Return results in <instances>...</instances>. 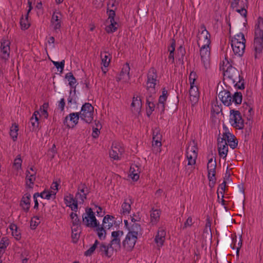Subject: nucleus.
I'll return each instance as SVG.
<instances>
[{
    "label": "nucleus",
    "mask_w": 263,
    "mask_h": 263,
    "mask_svg": "<svg viewBox=\"0 0 263 263\" xmlns=\"http://www.w3.org/2000/svg\"><path fill=\"white\" fill-rule=\"evenodd\" d=\"M80 232H72L71 233V238L72 239L73 242H76L80 236Z\"/></svg>",
    "instance_id": "58"
},
{
    "label": "nucleus",
    "mask_w": 263,
    "mask_h": 263,
    "mask_svg": "<svg viewBox=\"0 0 263 263\" xmlns=\"http://www.w3.org/2000/svg\"><path fill=\"white\" fill-rule=\"evenodd\" d=\"M200 54L202 62L205 64L210 60V50L209 46L201 45L200 49Z\"/></svg>",
    "instance_id": "24"
},
{
    "label": "nucleus",
    "mask_w": 263,
    "mask_h": 263,
    "mask_svg": "<svg viewBox=\"0 0 263 263\" xmlns=\"http://www.w3.org/2000/svg\"><path fill=\"white\" fill-rule=\"evenodd\" d=\"M90 191L87 186L84 183H81L78 186L77 191L76 193V199L79 201V204H82L86 200L87 195Z\"/></svg>",
    "instance_id": "8"
},
{
    "label": "nucleus",
    "mask_w": 263,
    "mask_h": 263,
    "mask_svg": "<svg viewBox=\"0 0 263 263\" xmlns=\"http://www.w3.org/2000/svg\"><path fill=\"white\" fill-rule=\"evenodd\" d=\"M157 78V70L154 67L151 68L147 73V80L146 82V88L147 90L149 88H152L154 89L155 91V86L158 81Z\"/></svg>",
    "instance_id": "13"
},
{
    "label": "nucleus",
    "mask_w": 263,
    "mask_h": 263,
    "mask_svg": "<svg viewBox=\"0 0 263 263\" xmlns=\"http://www.w3.org/2000/svg\"><path fill=\"white\" fill-rule=\"evenodd\" d=\"M101 129H99L98 128H95V127H92V136L93 138H97L100 133V130Z\"/></svg>",
    "instance_id": "57"
},
{
    "label": "nucleus",
    "mask_w": 263,
    "mask_h": 263,
    "mask_svg": "<svg viewBox=\"0 0 263 263\" xmlns=\"http://www.w3.org/2000/svg\"><path fill=\"white\" fill-rule=\"evenodd\" d=\"M9 228L11 230V234L14 238L17 240H20L21 238V233L17 226L15 223H11L10 224Z\"/></svg>",
    "instance_id": "33"
},
{
    "label": "nucleus",
    "mask_w": 263,
    "mask_h": 263,
    "mask_svg": "<svg viewBox=\"0 0 263 263\" xmlns=\"http://www.w3.org/2000/svg\"><path fill=\"white\" fill-rule=\"evenodd\" d=\"M194 223V221L191 217H189L186 221H185L184 225L182 227L183 229H186L188 227H190Z\"/></svg>",
    "instance_id": "55"
},
{
    "label": "nucleus",
    "mask_w": 263,
    "mask_h": 263,
    "mask_svg": "<svg viewBox=\"0 0 263 263\" xmlns=\"http://www.w3.org/2000/svg\"><path fill=\"white\" fill-rule=\"evenodd\" d=\"M139 165H130L128 177L133 181H137L139 178Z\"/></svg>",
    "instance_id": "27"
},
{
    "label": "nucleus",
    "mask_w": 263,
    "mask_h": 263,
    "mask_svg": "<svg viewBox=\"0 0 263 263\" xmlns=\"http://www.w3.org/2000/svg\"><path fill=\"white\" fill-rule=\"evenodd\" d=\"M94 210L97 213V215L99 217L102 216L103 215V213L102 212V209L100 206H96L95 209Z\"/></svg>",
    "instance_id": "63"
},
{
    "label": "nucleus",
    "mask_w": 263,
    "mask_h": 263,
    "mask_svg": "<svg viewBox=\"0 0 263 263\" xmlns=\"http://www.w3.org/2000/svg\"><path fill=\"white\" fill-rule=\"evenodd\" d=\"M120 238H112L111 241V244L112 246L117 247L120 245Z\"/></svg>",
    "instance_id": "64"
},
{
    "label": "nucleus",
    "mask_w": 263,
    "mask_h": 263,
    "mask_svg": "<svg viewBox=\"0 0 263 263\" xmlns=\"http://www.w3.org/2000/svg\"><path fill=\"white\" fill-rule=\"evenodd\" d=\"M9 244V240L7 237H3L0 241V255L3 254Z\"/></svg>",
    "instance_id": "37"
},
{
    "label": "nucleus",
    "mask_w": 263,
    "mask_h": 263,
    "mask_svg": "<svg viewBox=\"0 0 263 263\" xmlns=\"http://www.w3.org/2000/svg\"><path fill=\"white\" fill-rule=\"evenodd\" d=\"M130 67L129 64L126 63L123 67L120 72V77L117 81H120L123 79L128 80L129 79Z\"/></svg>",
    "instance_id": "32"
},
{
    "label": "nucleus",
    "mask_w": 263,
    "mask_h": 263,
    "mask_svg": "<svg viewBox=\"0 0 263 263\" xmlns=\"http://www.w3.org/2000/svg\"><path fill=\"white\" fill-rule=\"evenodd\" d=\"M226 184L228 183L223 181V182L221 183L218 187V191H219L221 194H222L223 192L225 191Z\"/></svg>",
    "instance_id": "62"
},
{
    "label": "nucleus",
    "mask_w": 263,
    "mask_h": 263,
    "mask_svg": "<svg viewBox=\"0 0 263 263\" xmlns=\"http://www.w3.org/2000/svg\"><path fill=\"white\" fill-rule=\"evenodd\" d=\"M59 16H61L59 12H54L52 14L51 23L54 26V30L60 29L61 27V21L59 19Z\"/></svg>",
    "instance_id": "30"
},
{
    "label": "nucleus",
    "mask_w": 263,
    "mask_h": 263,
    "mask_svg": "<svg viewBox=\"0 0 263 263\" xmlns=\"http://www.w3.org/2000/svg\"><path fill=\"white\" fill-rule=\"evenodd\" d=\"M65 79L69 82V86L72 88H75V84L77 80L72 72H68L65 75Z\"/></svg>",
    "instance_id": "41"
},
{
    "label": "nucleus",
    "mask_w": 263,
    "mask_h": 263,
    "mask_svg": "<svg viewBox=\"0 0 263 263\" xmlns=\"http://www.w3.org/2000/svg\"><path fill=\"white\" fill-rule=\"evenodd\" d=\"M239 40V39H233L231 40V44L234 54L241 57L245 52L246 42Z\"/></svg>",
    "instance_id": "11"
},
{
    "label": "nucleus",
    "mask_w": 263,
    "mask_h": 263,
    "mask_svg": "<svg viewBox=\"0 0 263 263\" xmlns=\"http://www.w3.org/2000/svg\"><path fill=\"white\" fill-rule=\"evenodd\" d=\"M200 28L202 30L200 35L198 37V45L200 47V45H205L206 46H209L211 44V35L206 29V27L204 24H202L200 26Z\"/></svg>",
    "instance_id": "12"
},
{
    "label": "nucleus",
    "mask_w": 263,
    "mask_h": 263,
    "mask_svg": "<svg viewBox=\"0 0 263 263\" xmlns=\"http://www.w3.org/2000/svg\"><path fill=\"white\" fill-rule=\"evenodd\" d=\"M207 159L208 160V164H209L212 162L215 163V164H216V158L214 156H213V154L209 155L207 157Z\"/></svg>",
    "instance_id": "59"
},
{
    "label": "nucleus",
    "mask_w": 263,
    "mask_h": 263,
    "mask_svg": "<svg viewBox=\"0 0 263 263\" xmlns=\"http://www.w3.org/2000/svg\"><path fill=\"white\" fill-rule=\"evenodd\" d=\"M151 221L150 223L152 226H155L157 224L160 219V211L158 210H153L151 212Z\"/></svg>",
    "instance_id": "34"
},
{
    "label": "nucleus",
    "mask_w": 263,
    "mask_h": 263,
    "mask_svg": "<svg viewBox=\"0 0 263 263\" xmlns=\"http://www.w3.org/2000/svg\"><path fill=\"white\" fill-rule=\"evenodd\" d=\"M30 122L32 125V130H36L39 127V118L34 119V118L31 117Z\"/></svg>",
    "instance_id": "48"
},
{
    "label": "nucleus",
    "mask_w": 263,
    "mask_h": 263,
    "mask_svg": "<svg viewBox=\"0 0 263 263\" xmlns=\"http://www.w3.org/2000/svg\"><path fill=\"white\" fill-rule=\"evenodd\" d=\"M142 106L141 100L138 97H134L131 104L133 112H139Z\"/></svg>",
    "instance_id": "31"
},
{
    "label": "nucleus",
    "mask_w": 263,
    "mask_h": 263,
    "mask_svg": "<svg viewBox=\"0 0 263 263\" xmlns=\"http://www.w3.org/2000/svg\"><path fill=\"white\" fill-rule=\"evenodd\" d=\"M64 202L67 206H68L71 210L76 212L78 209L79 201L76 199V196L74 197L73 195L69 194L64 196Z\"/></svg>",
    "instance_id": "18"
},
{
    "label": "nucleus",
    "mask_w": 263,
    "mask_h": 263,
    "mask_svg": "<svg viewBox=\"0 0 263 263\" xmlns=\"http://www.w3.org/2000/svg\"><path fill=\"white\" fill-rule=\"evenodd\" d=\"M10 44V42L7 40H4L1 42V48L2 53L1 57L3 59L7 60L9 58Z\"/></svg>",
    "instance_id": "26"
},
{
    "label": "nucleus",
    "mask_w": 263,
    "mask_h": 263,
    "mask_svg": "<svg viewBox=\"0 0 263 263\" xmlns=\"http://www.w3.org/2000/svg\"><path fill=\"white\" fill-rule=\"evenodd\" d=\"M224 72V76L227 77L228 80L234 86L239 89L245 88L244 80L243 77L240 76L239 71L236 68L233 67L231 65L227 66V69L222 68Z\"/></svg>",
    "instance_id": "1"
},
{
    "label": "nucleus",
    "mask_w": 263,
    "mask_h": 263,
    "mask_svg": "<svg viewBox=\"0 0 263 263\" xmlns=\"http://www.w3.org/2000/svg\"><path fill=\"white\" fill-rule=\"evenodd\" d=\"M178 103L179 99L178 98V97L173 99L171 102H170L169 104L170 109L172 111L176 110L177 109Z\"/></svg>",
    "instance_id": "47"
},
{
    "label": "nucleus",
    "mask_w": 263,
    "mask_h": 263,
    "mask_svg": "<svg viewBox=\"0 0 263 263\" xmlns=\"http://www.w3.org/2000/svg\"><path fill=\"white\" fill-rule=\"evenodd\" d=\"M222 139L220 140V138L217 139V145L219 152V155L220 157L225 158L228 152V146L226 141H222Z\"/></svg>",
    "instance_id": "21"
},
{
    "label": "nucleus",
    "mask_w": 263,
    "mask_h": 263,
    "mask_svg": "<svg viewBox=\"0 0 263 263\" xmlns=\"http://www.w3.org/2000/svg\"><path fill=\"white\" fill-rule=\"evenodd\" d=\"M80 118L79 112L70 113L65 118L63 123L68 127L73 128L78 123Z\"/></svg>",
    "instance_id": "15"
},
{
    "label": "nucleus",
    "mask_w": 263,
    "mask_h": 263,
    "mask_svg": "<svg viewBox=\"0 0 263 263\" xmlns=\"http://www.w3.org/2000/svg\"><path fill=\"white\" fill-rule=\"evenodd\" d=\"M254 48V57L256 59L257 54L261 53L263 49V18L260 17L258 18V23L256 25Z\"/></svg>",
    "instance_id": "2"
},
{
    "label": "nucleus",
    "mask_w": 263,
    "mask_h": 263,
    "mask_svg": "<svg viewBox=\"0 0 263 263\" xmlns=\"http://www.w3.org/2000/svg\"><path fill=\"white\" fill-rule=\"evenodd\" d=\"M39 218L38 217L36 216L32 218L30 222V226L31 229H35L36 227L39 224Z\"/></svg>",
    "instance_id": "54"
},
{
    "label": "nucleus",
    "mask_w": 263,
    "mask_h": 263,
    "mask_svg": "<svg viewBox=\"0 0 263 263\" xmlns=\"http://www.w3.org/2000/svg\"><path fill=\"white\" fill-rule=\"evenodd\" d=\"M109 55H110V54L107 52H104L101 53L102 64L105 67H108L109 64L110 59L109 58Z\"/></svg>",
    "instance_id": "39"
},
{
    "label": "nucleus",
    "mask_w": 263,
    "mask_h": 263,
    "mask_svg": "<svg viewBox=\"0 0 263 263\" xmlns=\"http://www.w3.org/2000/svg\"><path fill=\"white\" fill-rule=\"evenodd\" d=\"M52 63L54 66L56 67L57 69L60 68L61 69V71L63 70L64 65H65V60H63L61 62H55L52 61Z\"/></svg>",
    "instance_id": "53"
},
{
    "label": "nucleus",
    "mask_w": 263,
    "mask_h": 263,
    "mask_svg": "<svg viewBox=\"0 0 263 263\" xmlns=\"http://www.w3.org/2000/svg\"><path fill=\"white\" fill-rule=\"evenodd\" d=\"M36 197H40L41 198L49 200L51 199L55 198V196L52 194V192L50 190H45L41 193H35L33 195V198H35Z\"/></svg>",
    "instance_id": "29"
},
{
    "label": "nucleus",
    "mask_w": 263,
    "mask_h": 263,
    "mask_svg": "<svg viewBox=\"0 0 263 263\" xmlns=\"http://www.w3.org/2000/svg\"><path fill=\"white\" fill-rule=\"evenodd\" d=\"M36 171L34 165H30V167L26 171V184L29 188H33L35 179Z\"/></svg>",
    "instance_id": "16"
},
{
    "label": "nucleus",
    "mask_w": 263,
    "mask_h": 263,
    "mask_svg": "<svg viewBox=\"0 0 263 263\" xmlns=\"http://www.w3.org/2000/svg\"><path fill=\"white\" fill-rule=\"evenodd\" d=\"M48 103H44L43 105L41 107V110L42 115L45 118L47 119L48 117V114L47 110V108L48 107Z\"/></svg>",
    "instance_id": "49"
},
{
    "label": "nucleus",
    "mask_w": 263,
    "mask_h": 263,
    "mask_svg": "<svg viewBox=\"0 0 263 263\" xmlns=\"http://www.w3.org/2000/svg\"><path fill=\"white\" fill-rule=\"evenodd\" d=\"M124 152L122 144L117 142L112 143L111 149L109 152L110 157L114 160H118Z\"/></svg>",
    "instance_id": "10"
},
{
    "label": "nucleus",
    "mask_w": 263,
    "mask_h": 263,
    "mask_svg": "<svg viewBox=\"0 0 263 263\" xmlns=\"http://www.w3.org/2000/svg\"><path fill=\"white\" fill-rule=\"evenodd\" d=\"M70 216L71 219L72 226H80V221L76 213L72 212L71 213Z\"/></svg>",
    "instance_id": "45"
},
{
    "label": "nucleus",
    "mask_w": 263,
    "mask_h": 263,
    "mask_svg": "<svg viewBox=\"0 0 263 263\" xmlns=\"http://www.w3.org/2000/svg\"><path fill=\"white\" fill-rule=\"evenodd\" d=\"M190 98L192 105L196 104L199 98L198 88L195 85H191L190 91Z\"/></svg>",
    "instance_id": "20"
},
{
    "label": "nucleus",
    "mask_w": 263,
    "mask_h": 263,
    "mask_svg": "<svg viewBox=\"0 0 263 263\" xmlns=\"http://www.w3.org/2000/svg\"><path fill=\"white\" fill-rule=\"evenodd\" d=\"M28 16H27V14L25 18H23V16H22L20 20V25L21 26L22 29L26 30L29 27L30 24L28 23Z\"/></svg>",
    "instance_id": "44"
},
{
    "label": "nucleus",
    "mask_w": 263,
    "mask_h": 263,
    "mask_svg": "<svg viewBox=\"0 0 263 263\" xmlns=\"http://www.w3.org/2000/svg\"><path fill=\"white\" fill-rule=\"evenodd\" d=\"M212 110L216 114H218L220 112L222 111L221 107L219 105L216 104L212 107Z\"/></svg>",
    "instance_id": "61"
},
{
    "label": "nucleus",
    "mask_w": 263,
    "mask_h": 263,
    "mask_svg": "<svg viewBox=\"0 0 263 263\" xmlns=\"http://www.w3.org/2000/svg\"><path fill=\"white\" fill-rule=\"evenodd\" d=\"M132 203L131 198L125 199L124 202L122 204L121 213L124 215H128L131 210V204Z\"/></svg>",
    "instance_id": "28"
},
{
    "label": "nucleus",
    "mask_w": 263,
    "mask_h": 263,
    "mask_svg": "<svg viewBox=\"0 0 263 263\" xmlns=\"http://www.w3.org/2000/svg\"><path fill=\"white\" fill-rule=\"evenodd\" d=\"M185 54V48L180 46L177 50L176 57L178 58L179 61L183 64V57Z\"/></svg>",
    "instance_id": "42"
},
{
    "label": "nucleus",
    "mask_w": 263,
    "mask_h": 263,
    "mask_svg": "<svg viewBox=\"0 0 263 263\" xmlns=\"http://www.w3.org/2000/svg\"><path fill=\"white\" fill-rule=\"evenodd\" d=\"M152 96L146 98V104L148 107L146 110V115L148 117H150L155 108V104L152 102Z\"/></svg>",
    "instance_id": "36"
},
{
    "label": "nucleus",
    "mask_w": 263,
    "mask_h": 263,
    "mask_svg": "<svg viewBox=\"0 0 263 263\" xmlns=\"http://www.w3.org/2000/svg\"><path fill=\"white\" fill-rule=\"evenodd\" d=\"M230 122L236 129H242L244 127L243 120L239 110H230Z\"/></svg>",
    "instance_id": "5"
},
{
    "label": "nucleus",
    "mask_w": 263,
    "mask_h": 263,
    "mask_svg": "<svg viewBox=\"0 0 263 263\" xmlns=\"http://www.w3.org/2000/svg\"><path fill=\"white\" fill-rule=\"evenodd\" d=\"M110 24L106 27V31L107 33H112L117 30V27L116 26L117 25L116 22L115 20L114 21H110Z\"/></svg>",
    "instance_id": "43"
},
{
    "label": "nucleus",
    "mask_w": 263,
    "mask_h": 263,
    "mask_svg": "<svg viewBox=\"0 0 263 263\" xmlns=\"http://www.w3.org/2000/svg\"><path fill=\"white\" fill-rule=\"evenodd\" d=\"M139 233V227L137 226L136 232H129L123 241V245L127 250H131L135 246L136 242L138 235Z\"/></svg>",
    "instance_id": "6"
},
{
    "label": "nucleus",
    "mask_w": 263,
    "mask_h": 263,
    "mask_svg": "<svg viewBox=\"0 0 263 263\" xmlns=\"http://www.w3.org/2000/svg\"><path fill=\"white\" fill-rule=\"evenodd\" d=\"M167 98V91L165 88H163L162 91V95L159 97L158 103L156 108L161 112L163 113L165 109V103Z\"/></svg>",
    "instance_id": "19"
},
{
    "label": "nucleus",
    "mask_w": 263,
    "mask_h": 263,
    "mask_svg": "<svg viewBox=\"0 0 263 263\" xmlns=\"http://www.w3.org/2000/svg\"><path fill=\"white\" fill-rule=\"evenodd\" d=\"M186 155L188 160L187 164H195L198 155V148L197 143L195 142V141L190 142L186 149Z\"/></svg>",
    "instance_id": "7"
},
{
    "label": "nucleus",
    "mask_w": 263,
    "mask_h": 263,
    "mask_svg": "<svg viewBox=\"0 0 263 263\" xmlns=\"http://www.w3.org/2000/svg\"><path fill=\"white\" fill-rule=\"evenodd\" d=\"M197 76V74L194 71H192L189 76V80L190 83V85H194L195 81L196 80Z\"/></svg>",
    "instance_id": "52"
},
{
    "label": "nucleus",
    "mask_w": 263,
    "mask_h": 263,
    "mask_svg": "<svg viewBox=\"0 0 263 263\" xmlns=\"http://www.w3.org/2000/svg\"><path fill=\"white\" fill-rule=\"evenodd\" d=\"M232 173L229 170V166H227V171L224 175V180L223 181L227 183H230L231 182V179L230 178Z\"/></svg>",
    "instance_id": "51"
},
{
    "label": "nucleus",
    "mask_w": 263,
    "mask_h": 263,
    "mask_svg": "<svg viewBox=\"0 0 263 263\" xmlns=\"http://www.w3.org/2000/svg\"><path fill=\"white\" fill-rule=\"evenodd\" d=\"M31 195L28 193L25 194L20 201V206L25 212H28L30 207Z\"/></svg>",
    "instance_id": "25"
},
{
    "label": "nucleus",
    "mask_w": 263,
    "mask_h": 263,
    "mask_svg": "<svg viewBox=\"0 0 263 263\" xmlns=\"http://www.w3.org/2000/svg\"><path fill=\"white\" fill-rule=\"evenodd\" d=\"M166 237V228L163 226L159 227L155 235L154 241L158 249H160L163 245Z\"/></svg>",
    "instance_id": "14"
},
{
    "label": "nucleus",
    "mask_w": 263,
    "mask_h": 263,
    "mask_svg": "<svg viewBox=\"0 0 263 263\" xmlns=\"http://www.w3.org/2000/svg\"><path fill=\"white\" fill-rule=\"evenodd\" d=\"M122 234L123 233L121 231H113L111 233V236L112 238H120V235Z\"/></svg>",
    "instance_id": "60"
},
{
    "label": "nucleus",
    "mask_w": 263,
    "mask_h": 263,
    "mask_svg": "<svg viewBox=\"0 0 263 263\" xmlns=\"http://www.w3.org/2000/svg\"><path fill=\"white\" fill-rule=\"evenodd\" d=\"M96 228V231L97 232V235L100 239L103 240L106 237V231L105 230V228L103 227V226H100L99 224L98 226Z\"/></svg>",
    "instance_id": "38"
},
{
    "label": "nucleus",
    "mask_w": 263,
    "mask_h": 263,
    "mask_svg": "<svg viewBox=\"0 0 263 263\" xmlns=\"http://www.w3.org/2000/svg\"><path fill=\"white\" fill-rule=\"evenodd\" d=\"M80 118L87 123H90L93 119L94 108L91 104L85 103L79 112Z\"/></svg>",
    "instance_id": "4"
},
{
    "label": "nucleus",
    "mask_w": 263,
    "mask_h": 263,
    "mask_svg": "<svg viewBox=\"0 0 263 263\" xmlns=\"http://www.w3.org/2000/svg\"><path fill=\"white\" fill-rule=\"evenodd\" d=\"M248 0H232L231 6L233 8H241V10L244 14L246 13V9L248 8Z\"/></svg>",
    "instance_id": "23"
},
{
    "label": "nucleus",
    "mask_w": 263,
    "mask_h": 263,
    "mask_svg": "<svg viewBox=\"0 0 263 263\" xmlns=\"http://www.w3.org/2000/svg\"><path fill=\"white\" fill-rule=\"evenodd\" d=\"M218 97L224 105L229 106L232 102L236 105L240 104L242 96L240 92H236L232 96L229 90L224 89L219 92Z\"/></svg>",
    "instance_id": "3"
},
{
    "label": "nucleus",
    "mask_w": 263,
    "mask_h": 263,
    "mask_svg": "<svg viewBox=\"0 0 263 263\" xmlns=\"http://www.w3.org/2000/svg\"><path fill=\"white\" fill-rule=\"evenodd\" d=\"M98 243V241L97 240H96L93 245L89 249H88L87 251L85 252L84 255L86 256L91 255V254L94 252L95 250H96Z\"/></svg>",
    "instance_id": "46"
},
{
    "label": "nucleus",
    "mask_w": 263,
    "mask_h": 263,
    "mask_svg": "<svg viewBox=\"0 0 263 263\" xmlns=\"http://www.w3.org/2000/svg\"><path fill=\"white\" fill-rule=\"evenodd\" d=\"M217 165H207V170L208 172V179L209 180V185L213 187L215 184L216 178V167Z\"/></svg>",
    "instance_id": "22"
},
{
    "label": "nucleus",
    "mask_w": 263,
    "mask_h": 263,
    "mask_svg": "<svg viewBox=\"0 0 263 263\" xmlns=\"http://www.w3.org/2000/svg\"><path fill=\"white\" fill-rule=\"evenodd\" d=\"M222 139V141H226L228 145H229L231 148L234 149L237 145V141L234 135L230 133L228 128L226 127V132L222 135V138H220V140Z\"/></svg>",
    "instance_id": "17"
},
{
    "label": "nucleus",
    "mask_w": 263,
    "mask_h": 263,
    "mask_svg": "<svg viewBox=\"0 0 263 263\" xmlns=\"http://www.w3.org/2000/svg\"><path fill=\"white\" fill-rule=\"evenodd\" d=\"M83 218L87 227L94 228L97 227L99 224L95 217V213L91 208L86 210V214L83 216Z\"/></svg>",
    "instance_id": "9"
},
{
    "label": "nucleus",
    "mask_w": 263,
    "mask_h": 263,
    "mask_svg": "<svg viewBox=\"0 0 263 263\" xmlns=\"http://www.w3.org/2000/svg\"><path fill=\"white\" fill-rule=\"evenodd\" d=\"M18 130V125L16 123L13 124L10 128V135L14 141L17 139Z\"/></svg>",
    "instance_id": "40"
},
{
    "label": "nucleus",
    "mask_w": 263,
    "mask_h": 263,
    "mask_svg": "<svg viewBox=\"0 0 263 263\" xmlns=\"http://www.w3.org/2000/svg\"><path fill=\"white\" fill-rule=\"evenodd\" d=\"M107 13L108 14V20L110 21H114L115 20V17L116 15V13L115 10H108L107 9Z\"/></svg>",
    "instance_id": "56"
},
{
    "label": "nucleus",
    "mask_w": 263,
    "mask_h": 263,
    "mask_svg": "<svg viewBox=\"0 0 263 263\" xmlns=\"http://www.w3.org/2000/svg\"><path fill=\"white\" fill-rule=\"evenodd\" d=\"M115 222V217L109 215H106L103 220V226L104 228L109 229Z\"/></svg>",
    "instance_id": "35"
},
{
    "label": "nucleus",
    "mask_w": 263,
    "mask_h": 263,
    "mask_svg": "<svg viewBox=\"0 0 263 263\" xmlns=\"http://www.w3.org/2000/svg\"><path fill=\"white\" fill-rule=\"evenodd\" d=\"M59 185V183L57 181H53L51 185L50 189L49 190L52 192V194L54 195V196H55L57 192L58 191Z\"/></svg>",
    "instance_id": "50"
}]
</instances>
